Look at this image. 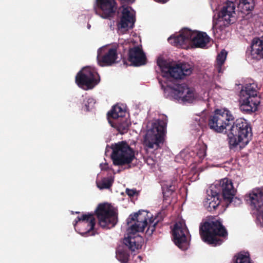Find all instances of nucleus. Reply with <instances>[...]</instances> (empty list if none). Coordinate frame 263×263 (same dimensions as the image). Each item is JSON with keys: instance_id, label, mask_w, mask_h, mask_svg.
Wrapping results in <instances>:
<instances>
[{"instance_id": "393cba45", "label": "nucleus", "mask_w": 263, "mask_h": 263, "mask_svg": "<svg viewBox=\"0 0 263 263\" xmlns=\"http://www.w3.org/2000/svg\"><path fill=\"white\" fill-rule=\"evenodd\" d=\"M220 194L216 191L212 190L210 194L208 193L206 198L203 202V205L206 210L209 212L215 211L220 204Z\"/></svg>"}, {"instance_id": "a878e982", "label": "nucleus", "mask_w": 263, "mask_h": 263, "mask_svg": "<svg viewBox=\"0 0 263 263\" xmlns=\"http://www.w3.org/2000/svg\"><path fill=\"white\" fill-rule=\"evenodd\" d=\"M240 96L259 100L257 96V85L254 83L246 84L240 91Z\"/></svg>"}, {"instance_id": "7ed1b4c3", "label": "nucleus", "mask_w": 263, "mask_h": 263, "mask_svg": "<svg viewBox=\"0 0 263 263\" xmlns=\"http://www.w3.org/2000/svg\"><path fill=\"white\" fill-rule=\"evenodd\" d=\"M210 38L205 32L193 31L187 28L182 29L179 34L171 36L168 42L173 46L185 48L189 44L193 48H204Z\"/></svg>"}, {"instance_id": "2eb2a0df", "label": "nucleus", "mask_w": 263, "mask_h": 263, "mask_svg": "<svg viewBox=\"0 0 263 263\" xmlns=\"http://www.w3.org/2000/svg\"><path fill=\"white\" fill-rule=\"evenodd\" d=\"M96 224L95 218L93 214H83L77 217L73 226L76 231L83 236L92 231Z\"/></svg>"}, {"instance_id": "4c0bfd02", "label": "nucleus", "mask_w": 263, "mask_h": 263, "mask_svg": "<svg viewBox=\"0 0 263 263\" xmlns=\"http://www.w3.org/2000/svg\"><path fill=\"white\" fill-rule=\"evenodd\" d=\"M87 27H88V28H89H89H90V25L88 24V25H87Z\"/></svg>"}, {"instance_id": "5701e85b", "label": "nucleus", "mask_w": 263, "mask_h": 263, "mask_svg": "<svg viewBox=\"0 0 263 263\" xmlns=\"http://www.w3.org/2000/svg\"><path fill=\"white\" fill-rule=\"evenodd\" d=\"M118 54L115 48H109L108 51L102 54L98 51L97 60L99 64L101 66H111L117 63Z\"/></svg>"}, {"instance_id": "f3484780", "label": "nucleus", "mask_w": 263, "mask_h": 263, "mask_svg": "<svg viewBox=\"0 0 263 263\" xmlns=\"http://www.w3.org/2000/svg\"><path fill=\"white\" fill-rule=\"evenodd\" d=\"M246 200L250 206L258 213V218L260 219L263 228V190H257L246 196Z\"/></svg>"}, {"instance_id": "f8f14e48", "label": "nucleus", "mask_w": 263, "mask_h": 263, "mask_svg": "<svg viewBox=\"0 0 263 263\" xmlns=\"http://www.w3.org/2000/svg\"><path fill=\"white\" fill-rule=\"evenodd\" d=\"M189 234V230L184 221H178L174 225L172 230L173 241L182 250H186L189 247V241L187 237Z\"/></svg>"}, {"instance_id": "ddd939ff", "label": "nucleus", "mask_w": 263, "mask_h": 263, "mask_svg": "<svg viewBox=\"0 0 263 263\" xmlns=\"http://www.w3.org/2000/svg\"><path fill=\"white\" fill-rule=\"evenodd\" d=\"M219 187L223 198L228 204H232L234 206H237L242 203L241 199L235 197L236 190L234 188L231 180L227 178L221 180Z\"/></svg>"}, {"instance_id": "0eeeda50", "label": "nucleus", "mask_w": 263, "mask_h": 263, "mask_svg": "<svg viewBox=\"0 0 263 263\" xmlns=\"http://www.w3.org/2000/svg\"><path fill=\"white\" fill-rule=\"evenodd\" d=\"M234 120L233 115L228 109H217L209 116L208 125L213 131L221 133L226 131L227 127L231 125Z\"/></svg>"}, {"instance_id": "9d476101", "label": "nucleus", "mask_w": 263, "mask_h": 263, "mask_svg": "<svg viewBox=\"0 0 263 263\" xmlns=\"http://www.w3.org/2000/svg\"><path fill=\"white\" fill-rule=\"evenodd\" d=\"M100 227L109 229L115 226L118 221V215L115 211L107 203L99 204L95 211Z\"/></svg>"}, {"instance_id": "bb28decb", "label": "nucleus", "mask_w": 263, "mask_h": 263, "mask_svg": "<svg viewBox=\"0 0 263 263\" xmlns=\"http://www.w3.org/2000/svg\"><path fill=\"white\" fill-rule=\"evenodd\" d=\"M235 3L237 5L238 10L244 14L252 11L255 6L254 0H239Z\"/></svg>"}, {"instance_id": "9b49d317", "label": "nucleus", "mask_w": 263, "mask_h": 263, "mask_svg": "<svg viewBox=\"0 0 263 263\" xmlns=\"http://www.w3.org/2000/svg\"><path fill=\"white\" fill-rule=\"evenodd\" d=\"M100 82V77L96 70L90 67H86L76 76V83L80 87H86L92 89Z\"/></svg>"}, {"instance_id": "1a4fd4ad", "label": "nucleus", "mask_w": 263, "mask_h": 263, "mask_svg": "<svg viewBox=\"0 0 263 263\" xmlns=\"http://www.w3.org/2000/svg\"><path fill=\"white\" fill-rule=\"evenodd\" d=\"M158 65L160 67L163 76L170 77L175 80L183 79L185 76L190 75L192 69L190 64L182 63L171 66L166 61L159 60Z\"/></svg>"}, {"instance_id": "c85d7f7f", "label": "nucleus", "mask_w": 263, "mask_h": 263, "mask_svg": "<svg viewBox=\"0 0 263 263\" xmlns=\"http://www.w3.org/2000/svg\"><path fill=\"white\" fill-rule=\"evenodd\" d=\"M232 263H251L248 253L239 252L233 257Z\"/></svg>"}, {"instance_id": "cd10ccee", "label": "nucleus", "mask_w": 263, "mask_h": 263, "mask_svg": "<svg viewBox=\"0 0 263 263\" xmlns=\"http://www.w3.org/2000/svg\"><path fill=\"white\" fill-rule=\"evenodd\" d=\"M227 55V52L223 50L217 56L215 68L219 73H222V66L225 62Z\"/></svg>"}, {"instance_id": "39448f33", "label": "nucleus", "mask_w": 263, "mask_h": 263, "mask_svg": "<svg viewBox=\"0 0 263 263\" xmlns=\"http://www.w3.org/2000/svg\"><path fill=\"white\" fill-rule=\"evenodd\" d=\"M167 119L164 117L152 124L150 129L146 132L144 138V145L149 149H158L164 142L166 133Z\"/></svg>"}, {"instance_id": "a211bd4d", "label": "nucleus", "mask_w": 263, "mask_h": 263, "mask_svg": "<svg viewBox=\"0 0 263 263\" xmlns=\"http://www.w3.org/2000/svg\"><path fill=\"white\" fill-rule=\"evenodd\" d=\"M246 57L249 60H259L263 59V35L254 37L251 45L246 51Z\"/></svg>"}, {"instance_id": "c9c22d12", "label": "nucleus", "mask_w": 263, "mask_h": 263, "mask_svg": "<svg viewBox=\"0 0 263 263\" xmlns=\"http://www.w3.org/2000/svg\"><path fill=\"white\" fill-rule=\"evenodd\" d=\"M156 2L164 3H166L168 0H154Z\"/></svg>"}, {"instance_id": "b1692460", "label": "nucleus", "mask_w": 263, "mask_h": 263, "mask_svg": "<svg viewBox=\"0 0 263 263\" xmlns=\"http://www.w3.org/2000/svg\"><path fill=\"white\" fill-rule=\"evenodd\" d=\"M239 109L245 114H251L256 111L260 104V100L241 97L239 99Z\"/></svg>"}, {"instance_id": "dca6fc26", "label": "nucleus", "mask_w": 263, "mask_h": 263, "mask_svg": "<svg viewBox=\"0 0 263 263\" xmlns=\"http://www.w3.org/2000/svg\"><path fill=\"white\" fill-rule=\"evenodd\" d=\"M96 14L105 19L110 20L114 17L117 7L115 0H96Z\"/></svg>"}, {"instance_id": "4be33fe9", "label": "nucleus", "mask_w": 263, "mask_h": 263, "mask_svg": "<svg viewBox=\"0 0 263 263\" xmlns=\"http://www.w3.org/2000/svg\"><path fill=\"white\" fill-rule=\"evenodd\" d=\"M121 13L122 15L117 26L119 29L127 31L134 27L136 19L127 7L123 8Z\"/></svg>"}, {"instance_id": "ea45409f", "label": "nucleus", "mask_w": 263, "mask_h": 263, "mask_svg": "<svg viewBox=\"0 0 263 263\" xmlns=\"http://www.w3.org/2000/svg\"><path fill=\"white\" fill-rule=\"evenodd\" d=\"M91 235H95V233H93V232H92L91 233Z\"/></svg>"}, {"instance_id": "58836bf2", "label": "nucleus", "mask_w": 263, "mask_h": 263, "mask_svg": "<svg viewBox=\"0 0 263 263\" xmlns=\"http://www.w3.org/2000/svg\"><path fill=\"white\" fill-rule=\"evenodd\" d=\"M111 119V118H110V119ZM108 120L109 122L110 123V125H112V123H111L110 120H109L108 119Z\"/></svg>"}, {"instance_id": "20e7f679", "label": "nucleus", "mask_w": 263, "mask_h": 263, "mask_svg": "<svg viewBox=\"0 0 263 263\" xmlns=\"http://www.w3.org/2000/svg\"><path fill=\"white\" fill-rule=\"evenodd\" d=\"M199 233L204 242L214 247L221 245L223 241L218 237H225L228 235L220 219H216L213 216L200 224Z\"/></svg>"}, {"instance_id": "c756f323", "label": "nucleus", "mask_w": 263, "mask_h": 263, "mask_svg": "<svg viewBox=\"0 0 263 263\" xmlns=\"http://www.w3.org/2000/svg\"><path fill=\"white\" fill-rule=\"evenodd\" d=\"M176 180L173 179L171 182L164 184L162 186L163 194L164 197H168L176 190Z\"/></svg>"}, {"instance_id": "f03ea898", "label": "nucleus", "mask_w": 263, "mask_h": 263, "mask_svg": "<svg viewBox=\"0 0 263 263\" xmlns=\"http://www.w3.org/2000/svg\"><path fill=\"white\" fill-rule=\"evenodd\" d=\"M232 124L227 135L229 148L232 149L239 145L240 149L243 148L251 139V126L246 120L242 118L234 120Z\"/></svg>"}, {"instance_id": "4468645a", "label": "nucleus", "mask_w": 263, "mask_h": 263, "mask_svg": "<svg viewBox=\"0 0 263 263\" xmlns=\"http://www.w3.org/2000/svg\"><path fill=\"white\" fill-rule=\"evenodd\" d=\"M125 114L124 110L118 105L114 106L107 113V118L109 120L110 118L117 120L115 123L116 126L118 130L122 133H126L130 125L128 119L124 117Z\"/></svg>"}, {"instance_id": "412c9836", "label": "nucleus", "mask_w": 263, "mask_h": 263, "mask_svg": "<svg viewBox=\"0 0 263 263\" xmlns=\"http://www.w3.org/2000/svg\"><path fill=\"white\" fill-rule=\"evenodd\" d=\"M128 61L130 65L140 66L146 63L147 59L143 50L139 46H135L129 49Z\"/></svg>"}, {"instance_id": "423d86ee", "label": "nucleus", "mask_w": 263, "mask_h": 263, "mask_svg": "<svg viewBox=\"0 0 263 263\" xmlns=\"http://www.w3.org/2000/svg\"><path fill=\"white\" fill-rule=\"evenodd\" d=\"M111 158L116 166L128 165L136 158L135 151L125 141L111 144Z\"/></svg>"}, {"instance_id": "e433bc0d", "label": "nucleus", "mask_w": 263, "mask_h": 263, "mask_svg": "<svg viewBox=\"0 0 263 263\" xmlns=\"http://www.w3.org/2000/svg\"><path fill=\"white\" fill-rule=\"evenodd\" d=\"M123 62L124 64L126 65V66H127L128 65V64L127 63V61L124 58L123 59Z\"/></svg>"}, {"instance_id": "473e14b6", "label": "nucleus", "mask_w": 263, "mask_h": 263, "mask_svg": "<svg viewBox=\"0 0 263 263\" xmlns=\"http://www.w3.org/2000/svg\"><path fill=\"white\" fill-rule=\"evenodd\" d=\"M95 104V100L92 98H89L87 99L85 104V106L87 111H89L90 108L92 107Z\"/></svg>"}, {"instance_id": "7c9ffc66", "label": "nucleus", "mask_w": 263, "mask_h": 263, "mask_svg": "<svg viewBox=\"0 0 263 263\" xmlns=\"http://www.w3.org/2000/svg\"><path fill=\"white\" fill-rule=\"evenodd\" d=\"M114 179L111 177H104L97 181V185L101 190L109 189L112 185Z\"/></svg>"}, {"instance_id": "2f4dec72", "label": "nucleus", "mask_w": 263, "mask_h": 263, "mask_svg": "<svg viewBox=\"0 0 263 263\" xmlns=\"http://www.w3.org/2000/svg\"><path fill=\"white\" fill-rule=\"evenodd\" d=\"M197 156L201 159H203L206 156L207 146L203 142L199 143L196 145Z\"/></svg>"}, {"instance_id": "6ab92c4d", "label": "nucleus", "mask_w": 263, "mask_h": 263, "mask_svg": "<svg viewBox=\"0 0 263 263\" xmlns=\"http://www.w3.org/2000/svg\"><path fill=\"white\" fill-rule=\"evenodd\" d=\"M145 212L146 214H143L144 215V218L145 219V221H146V225L144 227V228L148 225V222L147 220L148 219V227L147 228V229L146 231V235L151 236L154 233V232L156 230V226H158L159 225V223L161 222L165 216H166V214L164 211L162 210L160 211V212L158 213L155 216V217L153 218L152 217H151L149 214H150V213L147 212L146 211H139L138 213H136L137 214L140 213L141 215L142 213Z\"/></svg>"}, {"instance_id": "aec40b11", "label": "nucleus", "mask_w": 263, "mask_h": 263, "mask_svg": "<svg viewBox=\"0 0 263 263\" xmlns=\"http://www.w3.org/2000/svg\"><path fill=\"white\" fill-rule=\"evenodd\" d=\"M173 93L176 99L181 100L184 102L191 103L195 99L193 90L184 83L176 85L173 88Z\"/></svg>"}, {"instance_id": "f257e3e1", "label": "nucleus", "mask_w": 263, "mask_h": 263, "mask_svg": "<svg viewBox=\"0 0 263 263\" xmlns=\"http://www.w3.org/2000/svg\"><path fill=\"white\" fill-rule=\"evenodd\" d=\"M141 214H131L127 219L128 226L127 236L123 239L124 246L119 247L116 250V257L121 262L127 263L129 260L130 255L127 248L131 251H135L142 247L143 238L137 234V232L144 231L146 221L143 217V214L146 213L144 212Z\"/></svg>"}, {"instance_id": "f704fd0d", "label": "nucleus", "mask_w": 263, "mask_h": 263, "mask_svg": "<svg viewBox=\"0 0 263 263\" xmlns=\"http://www.w3.org/2000/svg\"><path fill=\"white\" fill-rule=\"evenodd\" d=\"M100 167L102 170H107L108 168V164L107 163H104V164H100Z\"/></svg>"}, {"instance_id": "a19ab883", "label": "nucleus", "mask_w": 263, "mask_h": 263, "mask_svg": "<svg viewBox=\"0 0 263 263\" xmlns=\"http://www.w3.org/2000/svg\"><path fill=\"white\" fill-rule=\"evenodd\" d=\"M80 212H76V213H79Z\"/></svg>"}, {"instance_id": "72a5a7b5", "label": "nucleus", "mask_w": 263, "mask_h": 263, "mask_svg": "<svg viewBox=\"0 0 263 263\" xmlns=\"http://www.w3.org/2000/svg\"><path fill=\"white\" fill-rule=\"evenodd\" d=\"M137 192L136 190H132L129 189H126V193L130 197H134Z\"/></svg>"}, {"instance_id": "6e6552de", "label": "nucleus", "mask_w": 263, "mask_h": 263, "mask_svg": "<svg viewBox=\"0 0 263 263\" xmlns=\"http://www.w3.org/2000/svg\"><path fill=\"white\" fill-rule=\"evenodd\" d=\"M235 8L236 4L233 2L227 1L223 4L218 15V23H220L218 28L216 24L213 23L212 30L215 36L219 37V36H216L218 30L221 31L225 27L228 26L236 21Z\"/></svg>"}]
</instances>
